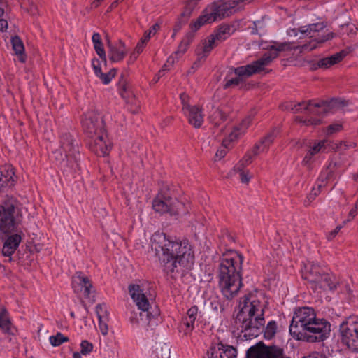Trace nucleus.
I'll return each mask as SVG.
<instances>
[{"label": "nucleus", "mask_w": 358, "mask_h": 358, "mask_svg": "<svg viewBox=\"0 0 358 358\" xmlns=\"http://www.w3.org/2000/svg\"><path fill=\"white\" fill-rule=\"evenodd\" d=\"M233 256H224L219 264V285L227 299H233L242 287L241 271L243 257L234 252Z\"/></svg>", "instance_id": "3"}, {"label": "nucleus", "mask_w": 358, "mask_h": 358, "mask_svg": "<svg viewBox=\"0 0 358 358\" xmlns=\"http://www.w3.org/2000/svg\"><path fill=\"white\" fill-rule=\"evenodd\" d=\"M233 256H224L219 264V285L227 299H233L242 287L241 271L243 257L234 252Z\"/></svg>", "instance_id": "4"}, {"label": "nucleus", "mask_w": 358, "mask_h": 358, "mask_svg": "<svg viewBox=\"0 0 358 358\" xmlns=\"http://www.w3.org/2000/svg\"><path fill=\"white\" fill-rule=\"evenodd\" d=\"M118 87L120 90V95L124 97V93L127 91V80L124 78V76L122 74L118 83Z\"/></svg>", "instance_id": "60"}, {"label": "nucleus", "mask_w": 358, "mask_h": 358, "mask_svg": "<svg viewBox=\"0 0 358 358\" xmlns=\"http://www.w3.org/2000/svg\"><path fill=\"white\" fill-rule=\"evenodd\" d=\"M277 331V324L275 321L272 320L270 321L266 327H264L263 331L264 332V336L266 339H272Z\"/></svg>", "instance_id": "39"}, {"label": "nucleus", "mask_w": 358, "mask_h": 358, "mask_svg": "<svg viewBox=\"0 0 358 358\" xmlns=\"http://www.w3.org/2000/svg\"><path fill=\"white\" fill-rule=\"evenodd\" d=\"M189 123L195 128H200L203 122L204 115L199 106L184 105L182 108Z\"/></svg>", "instance_id": "20"}, {"label": "nucleus", "mask_w": 358, "mask_h": 358, "mask_svg": "<svg viewBox=\"0 0 358 358\" xmlns=\"http://www.w3.org/2000/svg\"><path fill=\"white\" fill-rule=\"evenodd\" d=\"M252 162V155L250 152H248L245 156L238 162V163L234 166V171H241V169H244L246 166L251 164Z\"/></svg>", "instance_id": "44"}, {"label": "nucleus", "mask_w": 358, "mask_h": 358, "mask_svg": "<svg viewBox=\"0 0 358 358\" xmlns=\"http://www.w3.org/2000/svg\"><path fill=\"white\" fill-rule=\"evenodd\" d=\"M228 141L223 140L222 146L217 150L215 157L219 160L223 158L227 152Z\"/></svg>", "instance_id": "53"}, {"label": "nucleus", "mask_w": 358, "mask_h": 358, "mask_svg": "<svg viewBox=\"0 0 358 358\" xmlns=\"http://www.w3.org/2000/svg\"><path fill=\"white\" fill-rule=\"evenodd\" d=\"M94 48L96 54L100 57V58L102 59L104 64H106V55L102 41L96 44L94 43Z\"/></svg>", "instance_id": "50"}, {"label": "nucleus", "mask_w": 358, "mask_h": 358, "mask_svg": "<svg viewBox=\"0 0 358 358\" xmlns=\"http://www.w3.org/2000/svg\"><path fill=\"white\" fill-rule=\"evenodd\" d=\"M69 341V338L58 332L55 336L50 337V342L53 346H59L64 342Z\"/></svg>", "instance_id": "47"}, {"label": "nucleus", "mask_w": 358, "mask_h": 358, "mask_svg": "<svg viewBox=\"0 0 358 358\" xmlns=\"http://www.w3.org/2000/svg\"><path fill=\"white\" fill-rule=\"evenodd\" d=\"M343 126L341 124L336 123L333 124L327 127V133L328 135H331L334 133L338 132L341 130H342Z\"/></svg>", "instance_id": "64"}, {"label": "nucleus", "mask_w": 358, "mask_h": 358, "mask_svg": "<svg viewBox=\"0 0 358 358\" xmlns=\"http://www.w3.org/2000/svg\"><path fill=\"white\" fill-rule=\"evenodd\" d=\"M89 147L92 152L99 157H104L109 154L112 145L108 142L106 133L102 135H96L94 138H90Z\"/></svg>", "instance_id": "17"}, {"label": "nucleus", "mask_w": 358, "mask_h": 358, "mask_svg": "<svg viewBox=\"0 0 358 358\" xmlns=\"http://www.w3.org/2000/svg\"><path fill=\"white\" fill-rule=\"evenodd\" d=\"M236 7L234 0H219L210 5V15L215 17V21L229 17L236 12Z\"/></svg>", "instance_id": "16"}, {"label": "nucleus", "mask_w": 358, "mask_h": 358, "mask_svg": "<svg viewBox=\"0 0 358 358\" xmlns=\"http://www.w3.org/2000/svg\"><path fill=\"white\" fill-rule=\"evenodd\" d=\"M243 132L240 130L239 127H235L234 129L230 133L228 138V145L230 142L236 140Z\"/></svg>", "instance_id": "63"}, {"label": "nucleus", "mask_w": 358, "mask_h": 358, "mask_svg": "<svg viewBox=\"0 0 358 358\" xmlns=\"http://www.w3.org/2000/svg\"><path fill=\"white\" fill-rule=\"evenodd\" d=\"M20 222L16 200L7 198L0 204V231L6 234L17 231Z\"/></svg>", "instance_id": "7"}, {"label": "nucleus", "mask_w": 358, "mask_h": 358, "mask_svg": "<svg viewBox=\"0 0 358 358\" xmlns=\"http://www.w3.org/2000/svg\"><path fill=\"white\" fill-rule=\"evenodd\" d=\"M348 105V101L341 99L334 98L331 100H322L317 102L313 100L306 101L304 110L308 115H323L331 110L338 107H344Z\"/></svg>", "instance_id": "13"}, {"label": "nucleus", "mask_w": 358, "mask_h": 358, "mask_svg": "<svg viewBox=\"0 0 358 358\" xmlns=\"http://www.w3.org/2000/svg\"><path fill=\"white\" fill-rule=\"evenodd\" d=\"M107 45L108 48V57L112 62H118L122 61L127 55V49L124 43L119 40L116 43L113 44L106 35Z\"/></svg>", "instance_id": "21"}, {"label": "nucleus", "mask_w": 358, "mask_h": 358, "mask_svg": "<svg viewBox=\"0 0 358 358\" xmlns=\"http://www.w3.org/2000/svg\"><path fill=\"white\" fill-rule=\"evenodd\" d=\"M159 29H160V24L158 23H155L154 25H152L150 27V29H149L148 31L145 32L144 36L142 38V39H143L144 41L148 42L150 40L151 35L152 34L155 35Z\"/></svg>", "instance_id": "58"}, {"label": "nucleus", "mask_w": 358, "mask_h": 358, "mask_svg": "<svg viewBox=\"0 0 358 358\" xmlns=\"http://www.w3.org/2000/svg\"><path fill=\"white\" fill-rule=\"evenodd\" d=\"M239 173L240 180L242 183L248 184L252 177L248 171H245L244 169H241V171H235Z\"/></svg>", "instance_id": "61"}, {"label": "nucleus", "mask_w": 358, "mask_h": 358, "mask_svg": "<svg viewBox=\"0 0 358 358\" xmlns=\"http://www.w3.org/2000/svg\"><path fill=\"white\" fill-rule=\"evenodd\" d=\"M355 48L352 46H348L346 48L342 50L339 52L334 54V56L337 60V62H340L344 57H345L348 54L352 52Z\"/></svg>", "instance_id": "55"}, {"label": "nucleus", "mask_w": 358, "mask_h": 358, "mask_svg": "<svg viewBox=\"0 0 358 358\" xmlns=\"http://www.w3.org/2000/svg\"><path fill=\"white\" fill-rule=\"evenodd\" d=\"M219 43L211 34L208 36L203 41V44L200 46H198L196 48V53L197 56L199 57V59L204 60L212 51V50Z\"/></svg>", "instance_id": "24"}, {"label": "nucleus", "mask_w": 358, "mask_h": 358, "mask_svg": "<svg viewBox=\"0 0 358 358\" xmlns=\"http://www.w3.org/2000/svg\"><path fill=\"white\" fill-rule=\"evenodd\" d=\"M337 63L338 62L334 55H332L330 57H324L318 60L317 62L313 65V69H317L319 68L328 69L331 66Z\"/></svg>", "instance_id": "37"}, {"label": "nucleus", "mask_w": 358, "mask_h": 358, "mask_svg": "<svg viewBox=\"0 0 358 358\" xmlns=\"http://www.w3.org/2000/svg\"><path fill=\"white\" fill-rule=\"evenodd\" d=\"M306 101H301L295 103L293 101L286 102L283 103L281 107L282 110H291L294 113H303L304 110L303 108L306 106Z\"/></svg>", "instance_id": "33"}, {"label": "nucleus", "mask_w": 358, "mask_h": 358, "mask_svg": "<svg viewBox=\"0 0 358 358\" xmlns=\"http://www.w3.org/2000/svg\"><path fill=\"white\" fill-rule=\"evenodd\" d=\"M76 147L77 145L75 144V140L71 134L65 133L61 136L59 148L64 152L66 166H70L72 163L77 162L78 152Z\"/></svg>", "instance_id": "15"}, {"label": "nucleus", "mask_w": 358, "mask_h": 358, "mask_svg": "<svg viewBox=\"0 0 358 358\" xmlns=\"http://www.w3.org/2000/svg\"><path fill=\"white\" fill-rule=\"evenodd\" d=\"M289 331L299 341L322 342L329 336L331 324L324 319L317 318L313 308L302 307L295 310Z\"/></svg>", "instance_id": "2"}, {"label": "nucleus", "mask_w": 358, "mask_h": 358, "mask_svg": "<svg viewBox=\"0 0 358 358\" xmlns=\"http://www.w3.org/2000/svg\"><path fill=\"white\" fill-rule=\"evenodd\" d=\"M11 44L13 50L17 56L19 61L22 63H24L27 60V55L25 54L24 46L22 39L20 36L16 35L12 37Z\"/></svg>", "instance_id": "29"}, {"label": "nucleus", "mask_w": 358, "mask_h": 358, "mask_svg": "<svg viewBox=\"0 0 358 358\" xmlns=\"http://www.w3.org/2000/svg\"><path fill=\"white\" fill-rule=\"evenodd\" d=\"M108 320V319L101 318V317H99V328L101 334L104 336L107 335L108 331V324L106 323Z\"/></svg>", "instance_id": "62"}, {"label": "nucleus", "mask_w": 358, "mask_h": 358, "mask_svg": "<svg viewBox=\"0 0 358 358\" xmlns=\"http://www.w3.org/2000/svg\"><path fill=\"white\" fill-rule=\"evenodd\" d=\"M215 22V17H212L210 13H207L199 17V18L191 24V29L193 31H196L201 26L206 23Z\"/></svg>", "instance_id": "34"}, {"label": "nucleus", "mask_w": 358, "mask_h": 358, "mask_svg": "<svg viewBox=\"0 0 358 358\" xmlns=\"http://www.w3.org/2000/svg\"><path fill=\"white\" fill-rule=\"evenodd\" d=\"M152 239V248L159 256L164 272L172 278L181 267L187 268L193 264L194 252L188 241H173L164 233L155 234Z\"/></svg>", "instance_id": "1"}, {"label": "nucleus", "mask_w": 358, "mask_h": 358, "mask_svg": "<svg viewBox=\"0 0 358 358\" xmlns=\"http://www.w3.org/2000/svg\"><path fill=\"white\" fill-rule=\"evenodd\" d=\"M117 73V69L113 68L110 69V71L106 73H102V71L98 74L97 77H99L101 82L104 85L108 84L111 80L115 77Z\"/></svg>", "instance_id": "46"}, {"label": "nucleus", "mask_w": 358, "mask_h": 358, "mask_svg": "<svg viewBox=\"0 0 358 358\" xmlns=\"http://www.w3.org/2000/svg\"><path fill=\"white\" fill-rule=\"evenodd\" d=\"M276 57H278L277 53H264L260 59L252 62L251 64L237 68H231L230 73H234V75L243 80L263 71L264 66L268 65Z\"/></svg>", "instance_id": "11"}, {"label": "nucleus", "mask_w": 358, "mask_h": 358, "mask_svg": "<svg viewBox=\"0 0 358 358\" xmlns=\"http://www.w3.org/2000/svg\"><path fill=\"white\" fill-rule=\"evenodd\" d=\"M328 140H322L315 143L313 146H310L308 152L313 155H315L319 152H322L325 150L327 145H328Z\"/></svg>", "instance_id": "41"}, {"label": "nucleus", "mask_w": 358, "mask_h": 358, "mask_svg": "<svg viewBox=\"0 0 358 358\" xmlns=\"http://www.w3.org/2000/svg\"><path fill=\"white\" fill-rule=\"evenodd\" d=\"M316 48L315 44L307 43L302 45H295L293 42L277 43L273 42V45L267 48L269 50H275V52H268V53H277L278 52L291 51L299 50L301 52L303 51H310Z\"/></svg>", "instance_id": "19"}, {"label": "nucleus", "mask_w": 358, "mask_h": 358, "mask_svg": "<svg viewBox=\"0 0 358 358\" xmlns=\"http://www.w3.org/2000/svg\"><path fill=\"white\" fill-rule=\"evenodd\" d=\"M234 31L233 26L225 24L220 26L211 35L220 43L228 38Z\"/></svg>", "instance_id": "28"}, {"label": "nucleus", "mask_w": 358, "mask_h": 358, "mask_svg": "<svg viewBox=\"0 0 358 358\" xmlns=\"http://www.w3.org/2000/svg\"><path fill=\"white\" fill-rule=\"evenodd\" d=\"M355 48L352 46H348L346 48L342 50L339 52L334 54V56L337 60V62H340L344 57H345L348 54L352 52Z\"/></svg>", "instance_id": "56"}, {"label": "nucleus", "mask_w": 358, "mask_h": 358, "mask_svg": "<svg viewBox=\"0 0 358 358\" xmlns=\"http://www.w3.org/2000/svg\"><path fill=\"white\" fill-rule=\"evenodd\" d=\"M246 358H287L282 348L276 345H266L259 341L249 348Z\"/></svg>", "instance_id": "12"}, {"label": "nucleus", "mask_w": 358, "mask_h": 358, "mask_svg": "<svg viewBox=\"0 0 358 358\" xmlns=\"http://www.w3.org/2000/svg\"><path fill=\"white\" fill-rule=\"evenodd\" d=\"M229 112L223 108H217L212 115L213 122L215 126H219L225 122L228 117Z\"/></svg>", "instance_id": "36"}, {"label": "nucleus", "mask_w": 358, "mask_h": 358, "mask_svg": "<svg viewBox=\"0 0 358 358\" xmlns=\"http://www.w3.org/2000/svg\"><path fill=\"white\" fill-rule=\"evenodd\" d=\"M324 29V25L322 23H315L308 24L307 26L301 27L298 30L293 29L291 30L294 35H297V32L299 31L303 34H306L309 38H313L312 41L308 43H311L312 45L317 43H323L334 38V34L333 32L328 33L326 35L318 36L316 35L317 33L322 31Z\"/></svg>", "instance_id": "14"}, {"label": "nucleus", "mask_w": 358, "mask_h": 358, "mask_svg": "<svg viewBox=\"0 0 358 358\" xmlns=\"http://www.w3.org/2000/svg\"><path fill=\"white\" fill-rule=\"evenodd\" d=\"M154 352L157 358H170V348L166 343L157 345Z\"/></svg>", "instance_id": "40"}, {"label": "nucleus", "mask_w": 358, "mask_h": 358, "mask_svg": "<svg viewBox=\"0 0 358 358\" xmlns=\"http://www.w3.org/2000/svg\"><path fill=\"white\" fill-rule=\"evenodd\" d=\"M225 83L224 85V88L227 89L231 87L237 86L242 83L243 79L238 77L234 73H230V69L229 70L227 75L224 79Z\"/></svg>", "instance_id": "38"}, {"label": "nucleus", "mask_w": 358, "mask_h": 358, "mask_svg": "<svg viewBox=\"0 0 358 358\" xmlns=\"http://www.w3.org/2000/svg\"><path fill=\"white\" fill-rule=\"evenodd\" d=\"M188 322L189 321H187L186 319L182 318V320L178 327L179 331L180 333H183V334L185 336L190 335L194 329V324Z\"/></svg>", "instance_id": "43"}, {"label": "nucleus", "mask_w": 358, "mask_h": 358, "mask_svg": "<svg viewBox=\"0 0 358 358\" xmlns=\"http://www.w3.org/2000/svg\"><path fill=\"white\" fill-rule=\"evenodd\" d=\"M200 0H186L185 1V6L182 12L181 13L183 16L190 17L194 9L197 6Z\"/></svg>", "instance_id": "42"}, {"label": "nucleus", "mask_w": 358, "mask_h": 358, "mask_svg": "<svg viewBox=\"0 0 358 358\" xmlns=\"http://www.w3.org/2000/svg\"><path fill=\"white\" fill-rule=\"evenodd\" d=\"M338 285V282L334 275L322 272L321 280L316 282L315 286H311V288L318 292L327 289L332 291L336 289Z\"/></svg>", "instance_id": "22"}, {"label": "nucleus", "mask_w": 358, "mask_h": 358, "mask_svg": "<svg viewBox=\"0 0 358 358\" xmlns=\"http://www.w3.org/2000/svg\"><path fill=\"white\" fill-rule=\"evenodd\" d=\"M76 275V278L78 280V284L82 289H84V296L88 297L90 294V289L92 287V285L90 279L87 276L82 275L81 272H77Z\"/></svg>", "instance_id": "31"}, {"label": "nucleus", "mask_w": 358, "mask_h": 358, "mask_svg": "<svg viewBox=\"0 0 358 358\" xmlns=\"http://www.w3.org/2000/svg\"><path fill=\"white\" fill-rule=\"evenodd\" d=\"M355 48L352 46H348L346 48L342 50L339 52L334 54V56L337 60V62H340L344 57H345L348 54L352 52Z\"/></svg>", "instance_id": "57"}, {"label": "nucleus", "mask_w": 358, "mask_h": 358, "mask_svg": "<svg viewBox=\"0 0 358 358\" xmlns=\"http://www.w3.org/2000/svg\"><path fill=\"white\" fill-rule=\"evenodd\" d=\"M93 350V345L87 340L82 341L80 343V353L86 355L91 352Z\"/></svg>", "instance_id": "51"}, {"label": "nucleus", "mask_w": 358, "mask_h": 358, "mask_svg": "<svg viewBox=\"0 0 358 358\" xmlns=\"http://www.w3.org/2000/svg\"><path fill=\"white\" fill-rule=\"evenodd\" d=\"M0 186L10 187L15 185L14 169L11 166H5L0 169Z\"/></svg>", "instance_id": "25"}, {"label": "nucleus", "mask_w": 358, "mask_h": 358, "mask_svg": "<svg viewBox=\"0 0 358 358\" xmlns=\"http://www.w3.org/2000/svg\"><path fill=\"white\" fill-rule=\"evenodd\" d=\"M207 354L208 358H236L237 351L233 346L218 343L212 344Z\"/></svg>", "instance_id": "18"}, {"label": "nucleus", "mask_w": 358, "mask_h": 358, "mask_svg": "<svg viewBox=\"0 0 358 358\" xmlns=\"http://www.w3.org/2000/svg\"><path fill=\"white\" fill-rule=\"evenodd\" d=\"M128 290L133 301L135 302L139 313L140 318L130 317L132 323H142L148 326L152 327L157 324V320L159 316V309L156 305L154 306L149 303L145 295L143 284H131L128 287Z\"/></svg>", "instance_id": "6"}, {"label": "nucleus", "mask_w": 358, "mask_h": 358, "mask_svg": "<svg viewBox=\"0 0 358 358\" xmlns=\"http://www.w3.org/2000/svg\"><path fill=\"white\" fill-rule=\"evenodd\" d=\"M199 312V308L196 306H193L188 309L186 316L183 317V319H186L188 322L194 324Z\"/></svg>", "instance_id": "48"}, {"label": "nucleus", "mask_w": 358, "mask_h": 358, "mask_svg": "<svg viewBox=\"0 0 358 358\" xmlns=\"http://www.w3.org/2000/svg\"><path fill=\"white\" fill-rule=\"evenodd\" d=\"M276 131L273 130L268 134L265 137L260 140L258 143H256L253 149L250 152L252 155H257L260 152L267 150L269 146L273 143L274 138L276 136Z\"/></svg>", "instance_id": "26"}, {"label": "nucleus", "mask_w": 358, "mask_h": 358, "mask_svg": "<svg viewBox=\"0 0 358 358\" xmlns=\"http://www.w3.org/2000/svg\"><path fill=\"white\" fill-rule=\"evenodd\" d=\"M21 8L29 13L30 15L34 16L38 15V8L36 6V0H18Z\"/></svg>", "instance_id": "35"}, {"label": "nucleus", "mask_w": 358, "mask_h": 358, "mask_svg": "<svg viewBox=\"0 0 358 358\" xmlns=\"http://www.w3.org/2000/svg\"><path fill=\"white\" fill-rule=\"evenodd\" d=\"M264 314V309L259 301H250L248 298L244 300V305L236 317L238 320H242L244 336L257 337L263 331L265 324Z\"/></svg>", "instance_id": "5"}, {"label": "nucleus", "mask_w": 358, "mask_h": 358, "mask_svg": "<svg viewBox=\"0 0 358 358\" xmlns=\"http://www.w3.org/2000/svg\"><path fill=\"white\" fill-rule=\"evenodd\" d=\"M341 340L350 349L358 352V319L356 316L345 318L339 327Z\"/></svg>", "instance_id": "9"}, {"label": "nucleus", "mask_w": 358, "mask_h": 358, "mask_svg": "<svg viewBox=\"0 0 358 358\" xmlns=\"http://www.w3.org/2000/svg\"><path fill=\"white\" fill-rule=\"evenodd\" d=\"M96 313L97 315L98 319L99 317L101 318L108 319V312L106 308L105 304H98L96 306Z\"/></svg>", "instance_id": "59"}, {"label": "nucleus", "mask_w": 358, "mask_h": 358, "mask_svg": "<svg viewBox=\"0 0 358 358\" xmlns=\"http://www.w3.org/2000/svg\"><path fill=\"white\" fill-rule=\"evenodd\" d=\"M0 328L8 334H15V329L13 327V324L8 318V313L5 308H2L0 312Z\"/></svg>", "instance_id": "30"}, {"label": "nucleus", "mask_w": 358, "mask_h": 358, "mask_svg": "<svg viewBox=\"0 0 358 358\" xmlns=\"http://www.w3.org/2000/svg\"><path fill=\"white\" fill-rule=\"evenodd\" d=\"M322 273L321 268L318 265L312 264L306 267V271L303 274V278L309 282L311 286H315L316 282L321 280Z\"/></svg>", "instance_id": "27"}, {"label": "nucleus", "mask_w": 358, "mask_h": 358, "mask_svg": "<svg viewBox=\"0 0 358 358\" xmlns=\"http://www.w3.org/2000/svg\"><path fill=\"white\" fill-rule=\"evenodd\" d=\"M189 19V17L183 16L182 14L180 13V15L177 18L173 27L175 32H178L182 29V27L187 23Z\"/></svg>", "instance_id": "49"}, {"label": "nucleus", "mask_w": 358, "mask_h": 358, "mask_svg": "<svg viewBox=\"0 0 358 358\" xmlns=\"http://www.w3.org/2000/svg\"><path fill=\"white\" fill-rule=\"evenodd\" d=\"M82 127L89 138H94L106 132L103 116L97 110H90L84 114Z\"/></svg>", "instance_id": "10"}, {"label": "nucleus", "mask_w": 358, "mask_h": 358, "mask_svg": "<svg viewBox=\"0 0 358 358\" xmlns=\"http://www.w3.org/2000/svg\"><path fill=\"white\" fill-rule=\"evenodd\" d=\"M357 27L352 23L342 24L340 27L339 33L341 35L347 34L348 36L355 35L357 33Z\"/></svg>", "instance_id": "45"}, {"label": "nucleus", "mask_w": 358, "mask_h": 358, "mask_svg": "<svg viewBox=\"0 0 358 358\" xmlns=\"http://www.w3.org/2000/svg\"><path fill=\"white\" fill-rule=\"evenodd\" d=\"M184 204L177 199L173 198L166 190L162 189L152 201V208L159 213H169L172 215H179Z\"/></svg>", "instance_id": "8"}, {"label": "nucleus", "mask_w": 358, "mask_h": 358, "mask_svg": "<svg viewBox=\"0 0 358 358\" xmlns=\"http://www.w3.org/2000/svg\"><path fill=\"white\" fill-rule=\"evenodd\" d=\"M355 48L352 46H348L346 48L342 50L339 52L334 54V56L337 60V62H340L344 57H345L348 54L352 52Z\"/></svg>", "instance_id": "54"}, {"label": "nucleus", "mask_w": 358, "mask_h": 358, "mask_svg": "<svg viewBox=\"0 0 358 358\" xmlns=\"http://www.w3.org/2000/svg\"><path fill=\"white\" fill-rule=\"evenodd\" d=\"M52 157L55 160L64 163L66 166V158L64 157V152L60 148L52 152Z\"/></svg>", "instance_id": "52"}, {"label": "nucleus", "mask_w": 358, "mask_h": 358, "mask_svg": "<svg viewBox=\"0 0 358 358\" xmlns=\"http://www.w3.org/2000/svg\"><path fill=\"white\" fill-rule=\"evenodd\" d=\"M21 240V236L18 234L8 236L2 248L3 255L5 257H10L18 248Z\"/></svg>", "instance_id": "23"}, {"label": "nucleus", "mask_w": 358, "mask_h": 358, "mask_svg": "<svg viewBox=\"0 0 358 358\" xmlns=\"http://www.w3.org/2000/svg\"><path fill=\"white\" fill-rule=\"evenodd\" d=\"M194 38V32H189L181 41L178 45V50L174 52L176 55H183L187 50L189 44L193 41Z\"/></svg>", "instance_id": "32"}]
</instances>
